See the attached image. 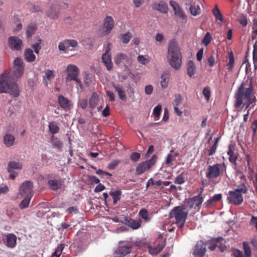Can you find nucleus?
<instances>
[{
    "label": "nucleus",
    "instance_id": "obj_1",
    "mask_svg": "<svg viewBox=\"0 0 257 257\" xmlns=\"http://www.w3.org/2000/svg\"><path fill=\"white\" fill-rule=\"evenodd\" d=\"M252 92L251 80L243 82L235 94L234 107L237 108L243 104V107H245V110L247 109L252 102L250 98Z\"/></svg>",
    "mask_w": 257,
    "mask_h": 257
},
{
    "label": "nucleus",
    "instance_id": "obj_2",
    "mask_svg": "<svg viewBox=\"0 0 257 257\" xmlns=\"http://www.w3.org/2000/svg\"><path fill=\"white\" fill-rule=\"evenodd\" d=\"M167 59L171 67L179 70L182 65V54L180 48L175 40L172 39L169 42L168 46Z\"/></svg>",
    "mask_w": 257,
    "mask_h": 257
},
{
    "label": "nucleus",
    "instance_id": "obj_3",
    "mask_svg": "<svg viewBox=\"0 0 257 257\" xmlns=\"http://www.w3.org/2000/svg\"><path fill=\"white\" fill-rule=\"evenodd\" d=\"M9 93L14 97L20 95L17 84L13 81L11 76L4 72L0 75V93Z\"/></svg>",
    "mask_w": 257,
    "mask_h": 257
},
{
    "label": "nucleus",
    "instance_id": "obj_4",
    "mask_svg": "<svg viewBox=\"0 0 257 257\" xmlns=\"http://www.w3.org/2000/svg\"><path fill=\"white\" fill-rule=\"evenodd\" d=\"M184 210L183 206H176L172 209L169 213V218H174V223L181 229L184 227L188 215V212Z\"/></svg>",
    "mask_w": 257,
    "mask_h": 257
},
{
    "label": "nucleus",
    "instance_id": "obj_5",
    "mask_svg": "<svg viewBox=\"0 0 257 257\" xmlns=\"http://www.w3.org/2000/svg\"><path fill=\"white\" fill-rule=\"evenodd\" d=\"M226 166L224 163L222 164H215L212 166L209 165L207 169L206 177L212 180L222 175L223 172L226 171Z\"/></svg>",
    "mask_w": 257,
    "mask_h": 257
},
{
    "label": "nucleus",
    "instance_id": "obj_6",
    "mask_svg": "<svg viewBox=\"0 0 257 257\" xmlns=\"http://www.w3.org/2000/svg\"><path fill=\"white\" fill-rule=\"evenodd\" d=\"M24 65L23 60L20 58H16L13 63V67L11 70L12 79H19L24 74Z\"/></svg>",
    "mask_w": 257,
    "mask_h": 257
},
{
    "label": "nucleus",
    "instance_id": "obj_7",
    "mask_svg": "<svg viewBox=\"0 0 257 257\" xmlns=\"http://www.w3.org/2000/svg\"><path fill=\"white\" fill-rule=\"evenodd\" d=\"M78 46L77 42L73 39H66L60 42L58 45V49L63 53H68L69 51H73Z\"/></svg>",
    "mask_w": 257,
    "mask_h": 257
},
{
    "label": "nucleus",
    "instance_id": "obj_8",
    "mask_svg": "<svg viewBox=\"0 0 257 257\" xmlns=\"http://www.w3.org/2000/svg\"><path fill=\"white\" fill-rule=\"evenodd\" d=\"M157 158L156 155H153L150 160L140 163L136 170V174L140 175L149 170L156 163Z\"/></svg>",
    "mask_w": 257,
    "mask_h": 257
},
{
    "label": "nucleus",
    "instance_id": "obj_9",
    "mask_svg": "<svg viewBox=\"0 0 257 257\" xmlns=\"http://www.w3.org/2000/svg\"><path fill=\"white\" fill-rule=\"evenodd\" d=\"M33 183L31 181L24 182L19 188V195L22 197H32L33 196Z\"/></svg>",
    "mask_w": 257,
    "mask_h": 257
},
{
    "label": "nucleus",
    "instance_id": "obj_10",
    "mask_svg": "<svg viewBox=\"0 0 257 257\" xmlns=\"http://www.w3.org/2000/svg\"><path fill=\"white\" fill-rule=\"evenodd\" d=\"M66 74V80L67 81L74 80L79 83L78 79V68L74 65L69 64L65 70Z\"/></svg>",
    "mask_w": 257,
    "mask_h": 257
},
{
    "label": "nucleus",
    "instance_id": "obj_11",
    "mask_svg": "<svg viewBox=\"0 0 257 257\" xmlns=\"http://www.w3.org/2000/svg\"><path fill=\"white\" fill-rule=\"evenodd\" d=\"M227 199L229 203L236 205H240L243 201L242 195L235 190L229 191Z\"/></svg>",
    "mask_w": 257,
    "mask_h": 257
},
{
    "label": "nucleus",
    "instance_id": "obj_12",
    "mask_svg": "<svg viewBox=\"0 0 257 257\" xmlns=\"http://www.w3.org/2000/svg\"><path fill=\"white\" fill-rule=\"evenodd\" d=\"M114 26V21L111 16H107L103 20V31L102 34L103 36L109 35Z\"/></svg>",
    "mask_w": 257,
    "mask_h": 257
},
{
    "label": "nucleus",
    "instance_id": "obj_13",
    "mask_svg": "<svg viewBox=\"0 0 257 257\" xmlns=\"http://www.w3.org/2000/svg\"><path fill=\"white\" fill-rule=\"evenodd\" d=\"M206 243L200 240L197 242L194 247L193 254L195 256H203L206 251Z\"/></svg>",
    "mask_w": 257,
    "mask_h": 257
},
{
    "label": "nucleus",
    "instance_id": "obj_14",
    "mask_svg": "<svg viewBox=\"0 0 257 257\" xmlns=\"http://www.w3.org/2000/svg\"><path fill=\"white\" fill-rule=\"evenodd\" d=\"M8 44L10 47L14 50H20L22 48V40L16 36H12L9 38Z\"/></svg>",
    "mask_w": 257,
    "mask_h": 257
},
{
    "label": "nucleus",
    "instance_id": "obj_15",
    "mask_svg": "<svg viewBox=\"0 0 257 257\" xmlns=\"http://www.w3.org/2000/svg\"><path fill=\"white\" fill-rule=\"evenodd\" d=\"M202 191L199 193V194L196 196H194L191 198H190L188 201V204L190 206V207H193L194 205H195L197 207L201 205L203 202V197L201 195Z\"/></svg>",
    "mask_w": 257,
    "mask_h": 257
},
{
    "label": "nucleus",
    "instance_id": "obj_16",
    "mask_svg": "<svg viewBox=\"0 0 257 257\" xmlns=\"http://www.w3.org/2000/svg\"><path fill=\"white\" fill-rule=\"evenodd\" d=\"M166 243L162 242L157 244L156 246H149L148 250L150 253L153 255H156L159 254L165 247Z\"/></svg>",
    "mask_w": 257,
    "mask_h": 257
},
{
    "label": "nucleus",
    "instance_id": "obj_17",
    "mask_svg": "<svg viewBox=\"0 0 257 257\" xmlns=\"http://www.w3.org/2000/svg\"><path fill=\"white\" fill-rule=\"evenodd\" d=\"M132 246L124 245L119 246L115 251V254L118 257H123L130 253L131 251Z\"/></svg>",
    "mask_w": 257,
    "mask_h": 257
},
{
    "label": "nucleus",
    "instance_id": "obj_18",
    "mask_svg": "<svg viewBox=\"0 0 257 257\" xmlns=\"http://www.w3.org/2000/svg\"><path fill=\"white\" fill-rule=\"evenodd\" d=\"M235 144L231 143L228 146L227 155L229 156V161L230 163L236 164L237 156L234 154Z\"/></svg>",
    "mask_w": 257,
    "mask_h": 257
},
{
    "label": "nucleus",
    "instance_id": "obj_19",
    "mask_svg": "<svg viewBox=\"0 0 257 257\" xmlns=\"http://www.w3.org/2000/svg\"><path fill=\"white\" fill-rule=\"evenodd\" d=\"M6 244L7 246L10 248H14L16 246L17 242V237L12 233H9L6 236Z\"/></svg>",
    "mask_w": 257,
    "mask_h": 257
},
{
    "label": "nucleus",
    "instance_id": "obj_20",
    "mask_svg": "<svg viewBox=\"0 0 257 257\" xmlns=\"http://www.w3.org/2000/svg\"><path fill=\"white\" fill-rule=\"evenodd\" d=\"M152 8L154 10H157L162 13H167L168 12L167 5L163 1L159 3H155L153 5Z\"/></svg>",
    "mask_w": 257,
    "mask_h": 257
},
{
    "label": "nucleus",
    "instance_id": "obj_21",
    "mask_svg": "<svg viewBox=\"0 0 257 257\" xmlns=\"http://www.w3.org/2000/svg\"><path fill=\"white\" fill-rule=\"evenodd\" d=\"M44 73L43 80L45 84L47 86L48 84L47 80L51 81L54 79L55 76V72L50 69H46Z\"/></svg>",
    "mask_w": 257,
    "mask_h": 257
},
{
    "label": "nucleus",
    "instance_id": "obj_22",
    "mask_svg": "<svg viewBox=\"0 0 257 257\" xmlns=\"http://www.w3.org/2000/svg\"><path fill=\"white\" fill-rule=\"evenodd\" d=\"M102 60L108 70H110L112 68L111 54H103Z\"/></svg>",
    "mask_w": 257,
    "mask_h": 257
},
{
    "label": "nucleus",
    "instance_id": "obj_23",
    "mask_svg": "<svg viewBox=\"0 0 257 257\" xmlns=\"http://www.w3.org/2000/svg\"><path fill=\"white\" fill-rule=\"evenodd\" d=\"M123 60H126L128 63H131L132 60L127 56L121 53H118L114 58V63L116 65H118Z\"/></svg>",
    "mask_w": 257,
    "mask_h": 257
},
{
    "label": "nucleus",
    "instance_id": "obj_24",
    "mask_svg": "<svg viewBox=\"0 0 257 257\" xmlns=\"http://www.w3.org/2000/svg\"><path fill=\"white\" fill-rule=\"evenodd\" d=\"M15 138L12 135L6 133L4 136V143L7 147L12 146L15 143Z\"/></svg>",
    "mask_w": 257,
    "mask_h": 257
},
{
    "label": "nucleus",
    "instance_id": "obj_25",
    "mask_svg": "<svg viewBox=\"0 0 257 257\" xmlns=\"http://www.w3.org/2000/svg\"><path fill=\"white\" fill-rule=\"evenodd\" d=\"M58 102L60 106L65 110H67L70 108V101L63 96L60 95L58 96Z\"/></svg>",
    "mask_w": 257,
    "mask_h": 257
},
{
    "label": "nucleus",
    "instance_id": "obj_26",
    "mask_svg": "<svg viewBox=\"0 0 257 257\" xmlns=\"http://www.w3.org/2000/svg\"><path fill=\"white\" fill-rule=\"evenodd\" d=\"M170 79V74L168 72H164L161 77L160 84L163 89L168 87V82Z\"/></svg>",
    "mask_w": 257,
    "mask_h": 257
},
{
    "label": "nucleus",
    "instance_id": "obj_27",
    "mask_svg": "<svg viewBox=\"0 0 257 257\" xmlns=\"http://www.w3.org/2000/svg\"><path fill=\"white\" fill-rule=\"evenodd\" d=\"M187 74L190 77L194 76L196 73V66L194 63L189 60L187 63Z\"/></svg>",
    "mask_w": 257,
    "mask_h": 257
},
{
    "label": "nucleus",
    "instance_id": "obj_28",
    "mask_svg": "<svg viewBox=\"0 0 257 257\" xmlns=\"http://www.w3.org/2000/svg\"><path fill=\"white\" fill-rule=\"evenodd\" d=\"M112 86L118 93L119 98L122 100H125L126 99V94L125 91L123 90L122 86L119 85H117L115 84H113Z\"/></svg>",
    "mask_w": 257,
    "mask_h": 257
},
{
    "label": "nucleus",
    "instance_id": "obj_29",
    "mask_svg": "<svg viewBox=\"0 0 257 257\" xmlns=\"http://www.w3.org/2000/svg\"><path fill=\"white\" fill-rule=\"evenodd\" d=\"M24 57L26 61L28 62H34L36 59V56L33 51L31 49H27L24 53Z\"/></svg>",
    "mask_w": 257,
    "mask_h": 257
},
{
    "label": "nucleus",
    "instance_id": "obj_30",
    "mask_svg": "<svg viewBox=\"0 0 257 257\" xmlns=\"http://www.w3.org/2000/svg\"><path fill=\"white\" fill-rule=\"evenodd\" d=\"M22 168V163L16 161H11L8 163L7 169L14 170V169L21 170Z\"/></svg>",
    "mask_w": 257,
    "mask_h": 257
},
{
    "label": "nucleus",
    "instance_id": "obj_31",
    "mask_svg": "<svg viewBox=\"0 0 257 257\" xmlns=\"http://www.w3.org/2000/svg\"><path fill=\"white\" fill-rule=\"evenodd\" d=\"M140 216L146 222H149L151 220L152 217L150 216L147 209H142L139 213Z\"/></svg>",
    "mask_w": 257,
    "mask_h": 257
},
{
    "label": "nucleus",
    "instance_id": "obj_32",
    "mask_svg": "<svg viewBox=\"0 0 257 257\" xmlns=\"http://www.w3.org/2000/svg\"><path fill=\"white\" fill-rule=\"evenodd\" d=\"M109 195L112 196L113 199V203L116 204L120 199L121 191L120 190H116L114 191H110Z\"/></svg>",
    "mask_w": 257,
    "mask_h": 257
},
{
    "label": "nucleus",
    "instance_id": "obj_33",
    "mask_svg": "<svg viewBox=\"0 0 257 257\" xmlns=\"http://www.w3.org/2000/svg\"><path fill=\"white\" fill-rule=\"evenodd\" d=\"M49 129L50 133L54 136L58 133L59 131V127H58L57 123L55 122H50L49 124Z\"/></svg>",
    "mask_w": 257,
    "mask_h": 257
},
{
    "label": "nucleus",
    "instance_id": "obj_34",
    "mask_svg": "<svg viewBox=\"0 0 257 257\" xmlns=\"http://www.w3.org/2000/svg\"><path fill=\"white\" fill-rule=\"evenodd\" d=\"M133 37V34L131 32H127L120 36V41L123 44H127Z\"/></svg>",
    "mask_w": 257,
    "mask_h": 257
},
{
    "label": "nucleus",
    "instance_id": "obj_35",
    "mask_svg": "<svg viewBox=\"0 0 257 257\" xmlns=\"http://www.w3.org/2000/svg\"><path fill=\"white\" fill-rule=\"evenodd\" d=\"M50 188L53 190H57L60 186V183L57 180H50L48 182Z\"/></svg>",
    "mask_w": 257,
    "mask_h": 257
},
{
    "label": "nucleus",
    "instance_id": "obj_36",
    "mask_svg": "<svg viewBox=\"0 0 257 257\" xmlns=\"http://www.w3.org/2000/svg\"><path fill=\"white\" fill-rule=\"evenodd\" d=\"M98 100V96L96 93H93L91 97L89 100V106L93 109L97 105V102Z\"/></svg>",
    "mask_w": 257,
    "mask_h": 257
},
{
    "label": "nucleus",
    "instance_id": "obj_37",
    "mask_svg": "<svg viewBox=\"0 0 257 257\" xmlns=\"http://www.w3.org/2000/svg\"><path fill=\"white\" fill-rule=\"evenodd\" d=\"M241 194H246L248 191V188L244 183H242L238 186V187L234 189Z\"/></svg>",
    "mask_w": 257,
    "mask_h": 257
},
{
    "label": "nucleus",
    "instance_id": "obj_38",
    "mask_svg": "<svg viewBox=\"0 0 257 257\" xmlns=\"http://www.w3.org/2000/svg\"><path fill=\"white\" fill-rule=\"evenodd\" d=\"M64 248L63 244H59L56 248L55 251L52 254L51 257H59Z\"/></svg>",
    "mask_w": 257,
    "mask_h": 257
},
{
    "label": "nucleus",
    "instance_id": "obj_39",
    "mask_svg": "<svg viewBox=\"0 0 257 257\" xmlns=\"http://www.w3.org/2000/svg\"><path fill=\"white\" fill-rule=\"evenodd\" d=\"M24 199L19 204V206L21 209H25L27 208L30 203L32 197H23Z\"/></svg>",
    "mask_w": 257,
    "mask_h": 257
},
{
    "label": "nucleus",
    "instance_id": "obj_40",
    "mask_svg": "<svg viewBox=\"0 0 257 257\" xmlns=\"http://www.w3.org/2000/svg\"><path fill=\"white\" fill-rule=\"evenodd\" d=\"M244 252V256L243 257H251V251L248 243L246 242H243L242 243Z\"/></svg>",
    "mask_w": 257,
    "mask_h": 257
},
{
    "label": "nucleus",
    "instance_id": "obj_41",
    "mask_svg": "<svg viewBox=\"0 0 257 257\" xmlns=\"http://www.w3.org/2000/svg\"><path fill=\"white\" fill-rule=\"evenodd\" d=\"M252 55L254 69H257V41H255L253 45Z\"/></svg>",
    "mask_w": 257,
    "mask_h": 257
},
{
    "label": "nucleus",
    "instance_id": "obj_42",
    "mask_svg": "<svg viewBox=\"0 0 257 257\" xmlns=\"http://www.w3.org/2000/svg\"><path fill=\"white\" fill-rule=\"evenodd\" d=\"M127 224L134 229H137L141 226L140 222L134 219H130L128 220Z\"/></svg>",
    "mask_w": 257,
    "mask_h": 257
},
{
    "label": "nucleus",
    "instance_id": "obj_43",
    "mask_svg": "<svg viewBox=\"0 0 257 257\" xmlns=\"http://www.w3.org/2000/svg\"><path fill=\"white\" fill-rule=\"evenodd\" d=\"M51 143L53 146L57 148L60 149L62 147L61 141L53 135L51 138Z\"/></svg>",
    "mask_w": 257,
    "mask_h": 257
},
{
    "label": "nucleus",
    "instance_id": "obj_44",
    "mask_svg": "<svg viewBox=\"0 0 257 257\" xmlns=\"http://www.w3.org/2000/svg\"><path fill=\"white\" fill-rule=\"evenodd\" d=\"M200 9L199 6L198 5H196L195 4L191 5L190 7V12L194 16L199 14V11Z\"/></svg>",
    "mask_w": 257,
    "mask_h": 257
},
{
    "label": "nucleus",
    "instance_id": "obj_45",
    "mask_svg": "<svg viewBox=\"0 0 257 257\" xmlns=\"http://www.w3.org/2000/svg\"><path fill=\"white\" fill-rule=\"evenodd\" d=\"M184 175L185 173L182 172L178 175L174 181L175 183L177 184H182L184 183L185 182Z\"/></svg>",
    "mask_w": 257,
    "mask_h": 257
},
{
    "label": "nucleus",
    "instance_id": "obj_46",
    "mask_svg": "<svg viewBox=\"0 0 257 257\" xmlns=\"http://www.w3.org/2000/svg\"><path fill=\"white\" fill-rule=\"evenodd\" d=\"M48 16L50 17L51 19H56L58 17V13L55 10H54L53 7H51L47 12Z\"/></svg>",
    "mask_w": 257,
    "mask_h": 257
},
{
    "label": "nucleus",
    "instance_id": "obj_47",
    "mask_svg": "<svg viewBox=\"0 0 257 257\" xmlns=\"http://www.w3.org/2000/svg\"><path fill=\"white\" fill-rule=\"evenodd\" d=\"M162 184V181L161 180H158L157 181H154L152 178H150L149 179L146 184V187L148 188L150 185H156L157 186H160Z\"/></svg>",
    "mask_w": 257,
    "mask_h": 257
},
{
    "label": "nucleus",
    "instance_id": "obj_48",
    "mask_svg": "<svg viewBox=\"0 0 257 257\" xmlns=\"http://www.w3.org/2000/svg\"><path fill=\"white\" fill-rule=\"evenodd\" d=\"M41 42L42 40L39 39L37 40V42L32 45V48L34 49V51L36 54H38L41 49Z\"/></svg>",
    "mask_w": 257,
    "mask_h": 257
},
{
    "label": "nucleus",
    "instance_id": "obj_49",
    "mask_svg": "<svg viewBox=\"0 0 257 257\" xmlns=\"http://www.w3.org/2000/svg\"><path fill=\"white\" fill-rule=\"evenodd\" d=\"M162 105L161 104H158L156 107H155L153 112L154 116L156 118H159L160 115Z\"/></svg>",
    "mask_w": 257,
    "mask_h": 257
},
{
    "label": "nucleus",
    "instance_id": "obj_50",
    "mask_svg": "<svg viewBox=\"0 0 257 257\" xmlns=\"http://www.w3.org/2000/svg\"><path fill=\"white\" fill-rule=\"evenodd\" d=\"M211 39H212V37L210 34V33L209 32H207L204 38L203 39L202 41V43L205 45V46H207L209 43L210 42H211Z\"/></svg>",
    "mask_w": 257,
    "mask_h": 257
},
{
    "label": "nucleus",
    "instance_id": "obj_51",
    "mask_svg": "<svg viewBox=\"0 0 257 257\" xmlns=\"http://www.w3.org/2000/svg\"><path fill=\"white\" fill-rule=\"evenodd\" d=\"M202 93L207 101H208L210 97L211 92L210 88L208 86L205 87L203 89Z\"/></svg>",
    "mask_w": 257,
    "mask_h": 257
},
{
    "label": "nucleus",
    "instance_id": "obj_52",
    "mask_svg": "<svg viewBox=\"0 0 257 257\" xmlns=\"http://www.w3.org/2000/svg\"><path fill=\"white\" fill-rule=\"evenodd\" d=\"M86 177L90 184H98L100 182V180L95 176H87Z\"/></svg>",
    "mask_w": 257,
    "mask_h": 257
},
{
    "label": "nucleus",
    "instance_id": "obj_53",
    "mask_svg": "<svg viewBox=\"0 0 257 257\" xmlns=\"http://www.w3.org/2000/svg\"><path fill=\"white\" fill-rule=\"evenodd\" d=\"M83 45L85 47V48L90 49L93 46V42L91 39L87 38L85 40L83 41Z\"/></svg>",
    "mask_w": 257,
    "mask_h": 257
},
{
    "label": "nucleus",
    "instance_id": "obj_54",
    "mask_svg": "<svg viewBox=\"0 0 257 257\" xmlns=\"http://www.w3.org/2000/svg\"><path fill=\"white\" fill-rule=\"evenodd\" d=\"M229 62L227 63V66L229 67L230 70H231L234 63V59L233 53L231 52L228 55Z\"/></svg>",
    "mask_w": 257,
    "mask_h": 257
},
{
    "label": "nucleus",
    "instance_id": "obj_55",
    "mask_svg": "<svg viewBox=\"0 0 257 257\" xmlns=\"http://www.w3.org/2000/svg\"><path fill=\"white\" fill-rule=\"evenodd\" d=\"M182 96L180 94H176L175 96V99L173 102V104L174 106H179V105L182 102Z\"/></svg>",
    "mask_w": 257,
    "mask_h": 257
},
{
    "label": "nucleus",
    "instance_id": "obj_56",
    "mask_svg": "<svg viewBox=\"0 0 257 257\" xmlns=\"http://www.w3.org/2000/svg\"><path fill=\"white\" fill-rule=\"evenodd\" d=\"M120 161L118 160H114L111 161L108 164L107 168L110 170H113L120 163Z\"/></svg>",
    "mask_w": 257,
    "mask_h": 257
},
{
    "label": "nucleus",
    "instance_id": "obj_57",
    "mask_svg": "<svg viewBox=\"0 0 257 257\" xmlns=\"http://www.w3.org/2000/svg\"><path fill=\"white\" fill-rule=\"evenodd\" d=\"M175 14L176 15L178 16L180 18L185 20L186 19V16L184 13V12L181 10L180 7L176 10V11H175Z\"/></svg>",
    "mask_w": 257,
    "mask_h": 257
},
{
    "label": "nucleus",
    "instance_id": "obj_58",
    "mask_svg": "<svg viewBox=\"0 0 257 257\" xmlns=\"http://www.w3.org/2000/svg\"><path fill=\"white\" fill-rule=\"evenodd\" d=\"M36 30V27L34 25H30L27 29V35L28 37H31L34 33Z\"/></svg>",
    "mask_w": 257,
    "mask_h": 257
},
{
    "label": "nucleus",
    "instance_id": "obj_59",
    "mask_svg": "<svg viewBox=\"0 0 257 257\" xmlns=\"http://www.w3.org/2000/svg\"><path fill=\"white\" fill-rule=\"evenodd\" d=\"M232 255L234 257H243L242 251L238 249H233L232 250Z\"/></svg>",
    "mask_w": 257,
    "mask_h": 257
},
{
    "label": "nucleus",
    "instance_id": "obj_60",
    "mask_svg": "<svg viewBox=\"0 0 257 257\" xmlns=\"http://www.w3.org/2000/svg\"><path fill=\"white\" fill-rule=\"evenodd\" d=\"M131 159L135 162H136L140 158V154L137 152L133 153L131 155Z\"/></svg>",
    "mask_w": 257,
    "mask_h": 257
},
{
    "label": "nucleus",
    "instance_id": "obj_61",
    "mask_svg": "<svg viewBox=\"0 0 257 257\" xmlns=\"http://www.w3.org/2000/svg\"><path fill=\"white\" fill-rule=\"evenodd\" d=\"M96 173L99 176H108L109 177H110L112 176L111 174H110L107 172L102 171L101 169H99L97 171H96Z\"/></svg>",
    "mask_w": 257,
    "mask_h": 257
},
{
    "label": "nucleus",
    "instance_id": "obj_62",
    "mask_svg": "<svg viewBox=\"0 0 257 257\" xmlns=\"http://www.w3.org/2000/svg\"><path fill=\"white\" fill-rule=\"evenodd\" d=\"M105 188V187L103 184L99 183L94 188V191L95 192H99L104 190Z\"/></svg>",
    "mask_w": 257,
    "mask_h": 257
},
{
    "label": "nucleus",
    "instance_id": "obj_63",
    "mask_svg": "<svg viewBox=\"0 0 257 257\" xmlns=\"http://www.w3.org/2000/svg\"><path fill=\"white\" fill-rule=\"evenodd\" d=\"M138 61L142 64H146L148 63V60L145 58L143 55H139L138 57Z\"/></svg>",
    "mask_w": 257,
    "mask_h": 257
},
{
    "label": "nucleus",
    "instance_id": "obj_64",
    "mask_svg": "<svg viewBox=\"0 0 257 257\" xmlns=\"http://www.w3.org/2000/svg\"><path fill=\"white\" fill-rule=\"evenodd\" d=\"M8 172L10 173L9 178L12 180L15 179L16 176L18 175V173L15 172L14 170L7 169Z\"/></svg>",
    "mask_w": 257,
    "mask_h": 257
}]
</instances>
